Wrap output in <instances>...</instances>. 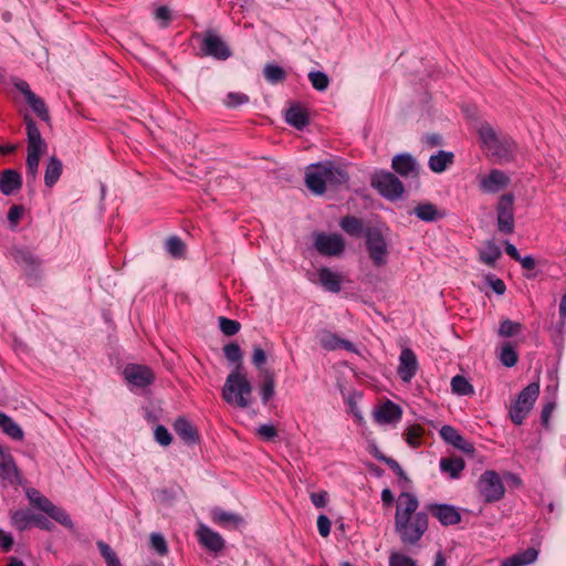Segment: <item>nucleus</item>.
<instances>
[{
	"label": "nucleus",
	"instance_id": "nucleus-57",
	"mask_svg": "<svg viewBox=\"0 0 566 566\" xmlns=\"http://www.w3.org/2000/svg\"><path fill=\"white\" fill-rule=\"evenodd\" d=\"M154 17L161 28H167L171 20V12L168 7L161 6L155 10Z\"/></svg>",
	"mask_w": 566,
	"mask_h": 566
},
{
	"label": "nucleus",
	"instance_id": "nucleus-61",
	"mask_svg": "<svg viewBox=\"0 0 566 566\" xmlns=\"http://www.w3.org/2000/svg\"><path fill=\"white\" fill-rule=\"evenodd\" d=\"M13 544V536L0 528V548L7 553L12 549Z\"/></svg>",
	"mask_w": 566,
	"mask_h": 566
},
{
	"label": "nucleus",
	"instance_id": "nucleus-31",
	"mask_svg": "<svg viewBox=\"0 0 566 566\" xmlns=\"http://www.w3.org/2000/svg\"><path fill=\"white\" fill-rule=\"evenodd\" d=\"M415 216L424 222H433L443 218V213L438 210L436 205L431 202H421L413 209Z\"/></svg>",
	"mask_w": 566,
	"mask_h": 566
},
{
	"label": "nucleus",
	"instance_id": "nucleus-56",
	"mask_svg": "<svg viewBox=\"0 0 566 566\" xmlns=\"http://www.w3.org/2000/svg\"><path fill=\"white\" fill-rule=\"evenodd\" d=\"M258 436L264 441H272L277 437V430L273 424L264 423L258 427Z\"/></svg>",
	"mask_w": 566,
	"mask_h": 566
},
{
	"label": "nucleus",
	"instance_id": "nucleus-8",
	"mask_svg": "<svg viewBox=\"0 0 566 566\" xmlns=\"http://www.w3.org/2000/svg\"><path fill=\"white\" fill-rule=\"evenodd\" d=\"M200 39V55L210 56L218 61H226L232 55V51L223 39L212 30L206 31L203 34H197Z\"/></svg>",
	"mask_w": 566,
	"mask_h": 566
},
{
	"label": "nucleus",
	"instance_id": "nucleus-39",
	"mask_svg": "<svg viewBox=\"0 0 566 566\" xmlns=\"http://www.w3.org/2000/svg\"><path fill=\"white\" fill-rule=\"evenodd\" d=\"M499 359L505 367H513L517 364L518 355L510 342H505L502 344L500 353H499Z\"/></svg>",
	"mask_w": 566,
	"mask_h": 566
},
{
	"label": "nucleus",
	"instance_id": "nucleus-40",
	"mask_svg": "<svg viewBox=\"0 0 566 566\" xmlns=\"http://www.w3.org/2000/svg\"><path fill=\"white\" fill-rule=\"evenodd\" d=\"M479 137L483 144V146L489 150L492 146L495 145V143H497V140L500 139L499 135L496 134V132L494 130V128L488 124V123H483L480 125L479 127Z\"/></svg>",
	"mask_w": 566,
	"mask_h": 566
},
{
	"label": "nucleus",
	"instance_id": "nucleus-21",
	"mask_svg": "<svg viewBox=\"0 0 566 566\" xmlns=\"http://www.w3.org/2000/svg\"><path fill=\"white\" fill-rule=\"evenodd\" d=\"M375 417L379 423H397L401 420L402 410L397 403L387 400L376 410Z\"/></svg>",
	"mask_w": 566,
	"mask_h": 566
},
{
	"label": "nucleus",
	"instance_id": "nucleus-16",
	"mask_svg": "<svg viewBox=\"0 0 566 566\" xmlns=\"http://www.w3.org/2000/svg\"><path fill=\"white\" fill-rule=\"evenodd\" d=\"M197 537L205 548L214 554L220 553L224 548L226 542L223 537L205 524L199 525L197 530Z\"/></svg>",
	"mask_w": 566,
	"mask_h": 566
},
{
	"label": "nucleus",
	"instance_id": "nucleus-33",
	"mask_svg": "<svg viewBox=\"0 0 566 566\" xmlns=\"http://www.w3.org/2000/svg\"><path fill=\"white\" fill-rule=\"evenodd\" d=\"M212 521L223 527L238 526L243 520L240 515L216 507L211 512Z\"/></svg>",
	"mask_w": 566,
	"mask_h": 566
},
{
	"label": "nucleus",
	"instance_id": "nucleus-2",
	"mask_svg": "<svg viewBox=\"0 0 566 566\" xmlns=\"http://www.w3.org/2000/svg\"><path fill=\"white\" fill-rule=\"evenodd\" d=\"M27 125V140H28V156H27V180L28 184L35 182L38 178L40 159L43 154H45L48 149V145L45 140L42 138V135L35 124V122L30 117H24Z\"/></svg>",
	"mask_w": 566,
	"mask_h": 566
},
{
	"label": "nucleus",
	"instance_id": "nucleus-34",
	"mask_svg": "<svg viewBox=\"0 0 566 566\" xmlns=\"http://www.w3.org/2000/svg\"><path fill=\"white\" fill-rule=\"evenodd\" d=\"M439 465L441 472L448 473L451 479H458L465 468V462L461 458H442Z\"/></svg>",
	"mask_w": 566,
	"mask_h": 566
},
{
	"label": "nucleus",
	"instance_id": "nucleus-49",
	"mask_svg": "<svg viewBox=\"0 0 566 566\" xmlns=\"http://www.w3.org/2000/svg\"><path fill=\"white\" fill-rule=\"evenodd\" d=\"M260 395L263 403H266L274 396V379L272 375H266L260 386Z\"/></svg>",
	"mask_w": 566,
	"mask_h": 566
},
{
	"label": "nucleus",
	"instance_id": "nucleus-37",
	"mask_svg": "<svg viewBox=\"0 0 566 566\" xmlns=\"http://www.w3.org/2000/svg\"><path fill=\"white\" fill-rule=\"evenodd\" d=\"M34 522V514L27 510H18L11 514V524L20 532L29 528Z\"/></svg>",
	"mask_w": 566,
	"mask_h": 566
},
{
	"label": "nucleus",
	"instance_id": "nucleus-32",
	"mask_svg": "<svg viewBox=\"0 0 566 566\" xmlns=\"http://www.w3.org/2000/svg\"><path fill=\"white\" fill-rule=\"evenodd\" d=\"M62 171H63L62 161L55 156L50 157V159L46 164L45 174H44L45 186L49 188H52L59 181V179L62 175Z\"/></svg>",
	"mask_w": 566,
	"mask_h": 566
},
{
	"label": "nucleus",
	"instance_id": "nucleus-22",
	"mask_svg": "<svg viewBox=\"0 0 566 566\" xmlns=\"http://www.w3.org/2000/svg\"><path fill=\"white\" fill-rule=\"evenodd\" d=\"M516 150V144L512 138L503 137L495 143L494 146H492L489 151L492 156H494L499 163H507L510 161L514 153Z\"/></svg>",
	"mask_w": 566,
	"mask_h": 566
},
{
	"label": "nucleus",
	"instance_id": "nucleus-47",
	"mask_svg": "<svg viewBox=\"0 0 566 566\" xmlns=\"http://www.w3.org/2000/svg\"><path fill=\"white\" fill-rule=\"evenodd\" d=\"M522 331V325L509 318L502 321L499 327V335L502 337H512Z\"/></svg>",
	"mask_w": 566,
	"mask_h": 566
},
{
	"label": "nucleus",
	"instance_id": "nucleus-44",
	"mask_svg": "<svg viewBox=\"0 0 566 566\" xmlns=\"http://www.w3.org/2000/svg\"><path fill=\"white\" fill-rule=\"evenodd\" d=\"M308 80L318 92H324L328 88L329 77L326 73L322 71H312L308 73Z\"/></svg>",
	"mask_w": 566,
	"mask_h": 566
},
{
	"label": "nucleus",
	"instance_id": "nucleus-14",
	"mask_svg": "<svg viewBox=\"0 0 566 566\" xmlns=\"http://www.w3.org/2000/svg\"><path fill=\"white\" fill-rule=\"evenodd\" d=\"M0 478L14 485L21 483V474L10 450L0 444Z\"/></svg>",
	"mask_w": 566,
	"mask_h": 566
},
{
	"label": "nucleus",
	"instance_id": "nucleus-51",
	"mask_svg": "<svg viewBox=\"0 0 566 566\" xmlns=\"http://www.w3.org/2000/svg\"><path fill=\"white\" fill-rule=\"evenodd\" d=\"M49 516L67 528L73 527V522L70 515L61 507L54 506Z\"/></svg>",
	"mask_w": 566,
	"mask_h": 566
},
{
	"label": "nucleus",
	"instance_id": "nucleus-62",
	"mask_svg": "<svg viewBox=\"0 0 566 566\" xmlns=\"http://www.w3.org/2000/svg\"><path fill=\"white\" fill-rule=\"evenodd\" d=\"M311 501L317 509L324 507L328 501V493L326 491L314 492L311 494Z\"/></svg>",
	"mask_w": 566,
	"mask_h": 566
},
{
	"label": "nucleus",
	"instance_id": "nucleus-48",
	"mask_svg": "<svg viewBox=\"0 0 566 566\" xmlns=\"http://www.w3.org/2000/svg\"><path fill=\"white\" fill-rule=\"evenodd\" d=\"M223 354L230 363L241 367L242 350L237 343H229L223 347Z\"/></svg>",
	"mask_w": 566,
	"mask_h": 566
},
{
	"label": "nucleus",
	"instance_id": "nucleus-11",
	"mask_svg": "<svg viewBox=\"0 0 566 566\" xmlns=\"http://www.w3.org/2000/svg\"><path fill=\"white\" fill-rule=\"evenodd\" d=\"M123 375L130 387L137 388H145L155 379L154 373L148 366L138 364L126 365Z\"/></svg>",
	"mask_w": 566,
	"mask_h": 566
},
{
	"label": "nucleus",
	"instance_id": "nucleus-54",
	"mask_svg": "<svg viewBox=\"0 0 566 566\" xmlns=\"http://www.w3.org/2000/svg\"><path fill=\"white\" fill-rule=\"evenodd\" d=\"M154 434H155V440L160 444V446H164V447H167L171 443L172 441V437L170 434V432L168 431V429L163 426V424H158L156 428H155V431H154Z\"/></svg>",
	"mask_w": 566,
	"mask_h": 566
},
{
	"label": "nucleus",
	"instance_id": "nucleus-12",
	"mask_svg": "<svg viewBox=\"0 0 566 566\" xmlns=\"http://www.w3.org/2000/svg\"><path fill=\"white\" fill-rule=\"evenodd\" d=\"M479 189L483 193H497L504 190L511 182L509 175L500 169H492L486 175L478 177Z\"/></svg>",
	"mask_w": 566,
	"mask_h": 566
},
{
	"label": "nucleus",
	"instance_id": "nucleus-10",
	"mask_svg": "<svg viewBox=\"0 0 566 566\" xmlns=\"http://www.w3.org/2000/svg\"><path fill=\"white\" fill-rule=\"evenodd\" d=\"M514 197L511 193L501 196L497 207V228L503 233H512L514 230Z\"/></svg>",
	"mask_w": 566,
	"mask_h": 566
},
{
	"label": "nucleus",
	"instance_id": "nucleus-30",
	"mask_svg": "<svg viewBox=\"0 0 566 566\" xmlns=\"http://www.w3.org/2000/svg\"><path fill=\"white\" fill-rule=\"evenodd\" d=\"M453 158V153L439 150L437 154L430 156L428 165L433 172L441 174L452 165Z\"/></svg>",
	"mask_w": 566,
	"mask_h": 566
},
{
	"label": "nucleus",
	"instance_id": "nucleus-17",
	"mask_svg": "<svg viewBox=\"0 0 566 566\" xmlns=\"http://www.w3.org/2000/svg\"><path fill=\"white\" fill-rule=\"evenodd\" d=\"M305 184L315 195H323L327 188L323 163L310 165L306 169Z\"/></svg>",
	"mask_w": 566,
	"mask_h": 566
},
{
	"label": "nucleus",
	"instance_id": "nucleus-1",
	"mask_svg": "<svg viewBox=\"0 0 566 566\" xmlns=\"http://www.w3.org/2000/svg\"><path fill=\"white\" fill-rule=\"evenodd\" d=\"M419 501L409 492H402L397 500L395 531L403 545H417L429 527L426 512H417Z\"/></svg>",
	"mask_w": 566,
	"mask_h": 566
},
{
	"label": "nucleus",
	"instance_id": "nucleus-5",
	"mask_svg": "<svg viewBox=\"0 0 566 566\" xmlns=\"http://www.w3.org/2000/svg\"><path fill=\"white\" fill-rule=\"evenodd\" d=\"M479 495L485 503H495L505 495V486L500 474L494 470L484 471L475 484Z\"/></svg>",
	"mask_w": 566,
	"mask_h": 566
},
{
	"label": "nucleus",
	"instance_id": "nucleus-64",
	"mask_svg": "<svg viewBox=\"0 0 566 566\" xmlns=\"http://www.w3.org/2000/svg\"><path fill=\"white\" fill-rule=\"evenodd\" d=\"M97 547L99 549L102 557L105 559V563H108L109 560H113L114 558L117 557L116 553L108 544L104 542H98Z\"/></svg>",
	"mask_w": 566,
	"mask_h": 566
},
{
	"label": "nucleus",
	"instance_id": "nucleus-19",
	"mask_svg": "<svg viewBox=\"0 0 566 566\" xmlns=\"http://www.w3.org/2000/svg\"><path fill=\"white\" fill-rule=\"evenodd\" d=\"M318 339L322 348L325 350L333 352L343 348L350 353H357V348L352 342L344 339L329 331L321 332Z\"/></svg>",
	"mask_w": 566,
	"mask_h": 566
},
{
	"label": "nucleus",
	"instance_id": "nucleus-36",
	"mask_svg": "<svg viewBox=\"0 0 566 566\" xmlns=\"http://www.w3.org/2000/svg\"><path fill=\"white\" fill-rule=\"evenodd\" d=\"M0 428L7 436L15 441H21L24 437L21 427L3 412H0Z\"/></svg>",
	"mask_w": 566,
	"mask_h": 566
},
{
	"label": "nucleus",
	"instance_id": "nucleus-58",
	"mask_svg": "<svg viewBox=\"0 0 566 566\" xmlns=\"http://www.w3.org/2000/svg\"><path fill=\"white\" fill-rule=\"evenodd\" d=\"M376 458L379 461L386 463L396 475H398L399 478H405V472H403L402 468L395 459L386 457L384 454H377Z\"/></svg>",
	"mask_w": 566,
	"mask_h": 566
},
{
	"label": "nucleus",
	"instance_id": "nucleus-28",
	"mask_svg": "<svg viewBox=\"0 0 566 566\" xmlns=\"http://www.w3.org/2000/svg\"><path fill=\"white\" fill-rule=\"evenodd\" d=\"M285 120L287 124L300 130L306 127L310 123L307 112L300 105H293L286 111Z\"/></svg>",
	"mask_w": 566,
	"mask_h": 566
},
{
	"label": "nucleus",
	"instance_id": "nucleus-59",
	"mask_svg": "<svg viewBox=\"0 0 566 566\" xmlns=\"http://www.w3.org/2000/svg\"><path fill=\"white\" fill-rule=\"evenodd\" d=\"M23 212H24V209L22 206L13 205L10 207L9 212H8V220L10 222L11 227H13V228L17 227Z\"/></svg>",
	"mask_w": 566,
	"mask_h": 566
},
{
	"label": "nucleus",
	"instance_id": "nucleus-53",
	"mask_svg": "<svg viewBox=\"0 0 566 566\" xmlns=\"http://www.w3.org/2000/svg\"><path fill=\"white\" fill-rule=\"evenodd\" d=\"M249 102V96L244 93L230 92L224 99L228 107H237Z\"/></svg>",
	"mask_w": 566,
	"mask_h": 566
},
{
	"label": "nucleus",
	"instance_id": "nucleus-3",
	"mask_svg": "<svg viewBox=\"0 0 566 566\" xmlns=\"http://www.w3.org/2000/svg\"><path fill=\"white\" fill-rule=\"evenodd\" d=\"M252 386L247 376L240 371V366L228 375L222 388V398L229 405L247 408L251 403Z\"/></svg>",
	"mask_w": 566,
	"mask_h": 566
},
{
	"label": "nucleus",
	"instance_id": "nucleus-42",
	"mask_svg": "<svg viewBox=\"0 0 566 566\" xmlns=\"http://www.w3.org/2000/svg\"><path fill=\"white\" fill-rule=\"evenodd\" d=\"M27 103L41 120H50L49 109L41 97L34 94L33 96L27 99Z\"/></svg>",
	"mask_w": 566,
	"mask_h": 566
},
{
	"label": "nucleus",
	"instance_id": "nucleus-13",
	"mask_svg": "<svg viewBox=\"0 0 566 566\" xmlns=\"http://www.w3.org/2000/svg\"><path fill=\"white\" fill-rule=\"evenodd\" d=\"M428 512L443 526L457 525L461 522L460 509L451 504L431 503Z\"/></svg>",
	"mask_w": 566,
	"mask_h": 566
},
{
	"label": "nucleus",
	"instance_id": "nucleus-43",
	"mask_svg": "<svg viewBox=\"0 0 566 566\" xmlns=\"http://www.w3.org/2000/svg\"><path fill=\"white\" fill-rule=\"evenodd\" d=\"M452 391L460 396H469L474 392L473 386L465 377L457 375L451 379Z\"/></svg>",
	"mask_w": 566,
	"mask_h": 566
},
{
	"label": "nucleus",
	"instance_id": "nucleus-29",
	"mask_svg": "<svg viewBox=\"0 0 566 566\" xmlns=\"http://www.w3.org/2000/svg\"><path fill=\"white\" fill-rule=\"evenodd\" d=\"M12 256L18 264L24 268L25 271H36L41 264L39 258L24 249H14L12 251Z\"/></svg>",
	"mask_w": 566,
	"mask_h": 566
},
{
	"label": "nucleus",
	"instance_id": "nucleus-41",
	"mask_svg": "<svg viewBox=\"0 0 566 566\" xmlns=\"http://www.w3.org/2000/svg\"><path fill=\"white\" fill-rule=\"evenodd\" d=\"M265 80L271 84H277L286 78V72L276 64L269 63L263 69Z\"/></svg>",
	"mask_w": 566,
	"mask_h": 566
},
{
	"label": "nucleus",
	"instance_id": "nucleus-23",
	"mask_svg": "<svg viewBox=\"0 0 566 566\" xmlns=\"http://www.w3.org/2000/svg\"><path fill=\"white\" fill-rule=\"evenodd\" d=\"M174 430L177 436L187 444H193L199 441V434L195 426L186 418L179 417L175 420Z\"/></svg>",
	"mask_w": 566,
	"mask_h": 566
},
{
	"label": "nucleus",
	"instance_id": "nucleus-50",
	"mask_svg": "<svg viewBox=\"0 0 566 566\" xmlns=\"http://www.w3.org/2000/svg\"><path fill=\"white\" fill-rule=\"evenodd\" d=\"M219 327L224 335L233 336L240 331L241 325L238 321L221 316L219 317Z\"/></svg>",
	"mask_w": 566,
	"mask_h": 566
},
{
	"label": "nucleus",
	"instance_id": "nucleus-63",
	"mask_svg": "<svg viewBox=\"0 0 566 566\" xmlns=\"http://www.w3.org/2000/svg\"><path fill=\"white\" fill-rule=\"evenodd\" d=\"M266 361V355L265 352L261 346H254L253 353H252V364L255 365L258 368H261Z\"/></svg>",
	"mask_w": 566,
	"mask_h": 566
},
{
	"label": "nucleus",
	"instance_id": "nucleus-38",
	"mask_svg": "<svg viewBox=\"0 0 566 566\" xmlns=\"http://www.w3.org/2000/svg\"><path fill=\"white\" fill-rule=\"evenodd\" d=\"M340 228L352 237H359L364 232V226L360 219L346 216L339 222Z\"/></svg>",
	"mask_w": 566,
	"mask_h": 566
},
{
	"label": "nucleus",
	"instance_id": "nucleus-46",
	"mask_svg": "<svg viewBox=\"0 0 566 566\" xmlns=\"http://www.w3.org/2000/svg\"><path fill=\"white\" fill-rule=\"evenodd\" d=\"M423 432L424 429L420 424L409 426L405 433L406 442L412 448L419 447Z\"/></svg>",
	"mask_w": 566,
	"mask_h": 566
},
{
	"label": "nucleus",
	"instance_id": "nucleus-25",
	"mask_svg": "<svg viewBox=\"0 0 566 566\" xmlns=\"http://www.w3.org/2000/svg\"><path fill=\"white\" fill-rule=\"evenodd\" d=\"M537 557L538 551L534 547H528L503 559L501 566H527L533 564Z\"/></svg>",
	"mask_w": 566,
	"mask_h": 566
},
{
	"label": "nucleus",
	"instance_id": "nucleus-9",
	"mask_svg": "<svg viewBox=\"0 0 566 566\" xmlns=\"http://www.w3.org/2000/svg\"><path fill=\"white\" fill-rule=\"evenodd\" d=\"M371 186L377 189L382 197L389 200L399 199L405 191V187L398 177L392 172L384 170L374 174Z\"/></svg>",
	"mask_w": 566,
	"mask_h": 566
},
{
	"label": "nucleus",
	"instance_id": "nucleus-27",
	"mask_svg": "<svg viewBox=\"0 0 566 566\" xmlns=\"http://www.w3.org/2000/svg\"><path fill=\"white\" fill-rule=\"evenodd\" d=\"M323 166L327 187L336 188L347 184L348 176L342 168L336 167L329 161L323 163Z\"/></svg>",
	"mask_w": 566,
	"mask_h": 566
},
{
	"label": "nucleus",
	"instance_id": "nucleus-60",
	"mask_svg": "<svg viewBox=\"0 0 566 566\" xmlns=\"http://www.w3.org/2000/svg\"><path fill=\"white\" fill-rule=\"evenodd\" d=\"M317 530L322 537H327L331 533V520L324 515L321 514L317 517Z\"/></svg>",
	"mask_w": 566,
	"mask_h": 566
},
{
	"label": "nucleus",
	"instance_id": "nucleus-45",
	"mask_svg": "<svg viewBox=\"0 0 566 566\" xmlns=\"http://www.w3.org/2000/svg\"><path fill=\"white\" fill-rule=\"evenodd\" d=\"M166 250L174 258H182L186 251V245L182 240L176 235L170 237L166 241Z\"/></svg>",
	"mask_w": 566,
	"mask_h": 566
},
{
	"label": "nucleus",
	"instance_id": "nucleus-20",
	"mask_svg": "<svg viewBox=\"0 0 566 566\" xmlns=\"http://www.w3.org/2000/svg\"><path fill=\"white\" fill-rule=\"evenodd\" d=\"M440 437L449 444L467 454H473L475 449L473 444L467 441L452 426H443L440 429Z\"/></svg>",
	"mask_w": 566,
	"mask_h": 566
},
{
	"label": "nucleus",
	"instance_id": "nucleus-6",
	"mask_svg": "<svg viewBox=\"0 0 566 566\" xmlns=\"http://www.w3.org/2000/svg\"><path fill=\"white\" fill-rule=\"evenodd\" d=\"M365 245L368 256L376 268H382L388 263L389 248L381 231L376 228H368L364 232Z\"/></svg>",
	"mask_w": 566,
	"mask_h": 566
},
{
	"label": "nucleus",
	"instance_id": "nucleus-55",
	"mask_svg": "<svg viewBox=\"0 0 566 566\" xmlns=\"http://www.w3.org/2000/svg\"><path fill=\"white\" fill-rule=\"evenodd\" d=\"M151 547L159 554L166 555L168 553V546L164 536L159 533H153L150 535Z\"/></svg>",
	"mask_w": 566,
	"mask_h": 566
},
{
	"label": "nucleus",
	"instance_id": "nucleus-24",
	"mask_svg": "<svg viewBox=\"0 0 566 566\" xmlns=\"http://www.w3.org/2000/svg\"><path fill=\"white\" fill-rule=\"evenodd\" d=\"M318 282L327 292L338 293L342 289V275L323 266L317 270Z\"/></svg>",
	"mask_w": 566,
	"mask_h": 566
},
{
	"label": "nucleus",
	"instance_id": "nucleus-35",
	"mask_svg": "<svg viewBox=\"0 0 566 566\" xmlns=\"http://www.w3.org/2000/svg\"><path fill=\"white\" fill-rule=\"evenodd\" d=\"M502 252L494 241H486L480 249V261L489 266H494Z\"/></svg>",
	"mask_w": 566,
	"mask_h": 566
},
{
	"label": "nucleus",
	"instance_id": "nucleus-18",
	"mask_svg": "<svg viewBox=\"0 0 566 566\" xmlns=\"http://www.w3.org/2000/svg\"><path fill=\"white\" fill-rule=\"evenodd\" d=\"M392 169L403 178H413L419 174L417 160L407 153L396 155L391 160Z\"/></svg>",
	"mask_w": 566,
	"mask_h": 566
},
{
	"label": "nucleus",
	"instance_id": "nucleus-7",
	"mask_svg": "<svg viewBox=\"0 0 566 566\" xmlns=\"http://www.w3.org/2000/svg\"><path fill=\"white\" fill-rule=\"evenodd\" d=\"M312 238L314 249L322 256L339 258L345 252L346 243L339 233L315 231Z\"/></svg>",
	"mask_w": 566,
	"mask_h": 566
},
{
	"label": "nucleus",
	"instance_id": "nucleus-4",
	"mask_svg": "<svg viewBox=\"0 0 566 566\" xmlns=\"http://www.w3.org/2000/svg\"><path fill=\"white\" fill-rule=\"evenodd\" d=\"M538 396V382H531L518 392L516 399L511 403L509 409L510 419L514 424L521 426L523 423L533 409Z\"/></svg>",
	"mask_w": 566,
	"mask_h": 566
},
{
	"label": "nucleus",
	"instance_id": "nucleus-26",
	"mask_svg": "<svg viewBox=\"0 0 566 566\" xmlns=\"http://www.w3.org/2000/svg\"><path fill=\"white\" fill-rule=\"evenodd\" d=\"M22 186L21 175L13 169H7L0 177V190L3 195L9 196Z\"/></svg>",
	"mask_w": 566,
	"mask_h": 566
},
{
	"label": "nucleus",
	"instance_id": "nucleus-15",
	"mask_svg": "<svg viewBox=\"0 0 566 566\" xmlns=\"http://www.w3.org/2000/svg\"><path fill=\"white\" fill-rule=\"evenodd\" d=\"M419 369L416 354L410 348H403L399 355L398 376L403 382H410Z\"/></svg>",
	"mask_w": 566,
	"mask_h": 566
},
{
	"label": "nucleus",
	"instance_id": "nucleus-52",
	"mask_svg": "<svg viewBox=\"0 0 566 566\" xmlns=\"http://www.w3.org/2000/svg\"><path fill=\"white\" fill-rule=\"evenodd\" d=\"M389 566H417V563L411 557L402 553H392L389 556Z\"/></svg>",
	"mask_w": 566,
	"mask_h": 566
}]
</instances>
